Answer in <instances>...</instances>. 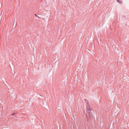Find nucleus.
I'll return each mask as SVG.
<instances>
[{
    "label": "nucleus",
    "instance_id": "obj_1",
    "mask_svg": "<svg viewBox=\"0 0 129 129\" xmlns=\"http://www.w3.org/2000/svg\"><path fill=\"white\" fill-rule=\"evenodd\" d=\"M87 114L86 116H87L89 117H91L92 116V113L91 112V110L90 108H87Z\"/></svg>",
    "mask_w": 129,
    "mask_h": 129
},
{
    "label": "nucleus",
    "instance_id": "obj_2",
    "mask_svg": "<svg viewBox=\"0 0 129 129\" xmlns=\"http://www.w3.org/2000/svg\"><path fill=\"white\" fill-rule=\"evenodd\" d=\"M35 16L36 17H38V15H37L36 14H35Z\"/></svg>",
    "mask_w": 129,
    "mask_h": 129
},
{
    "label": "nucleus",
    "instance_id": "obj_3",
    "mask_svg": "<svg viewBox=\"0 0 129 129\" xmlns=\"http://www.w3.org/2000/svg\"><path fill=\"white\" fill-rule=\"evenodd\" d=\"M117 2H118L119 3H120L119 0H117Z\"/></svg>",
    "mask_w": 129,
    "mask_h": 129
}]
</instances>
